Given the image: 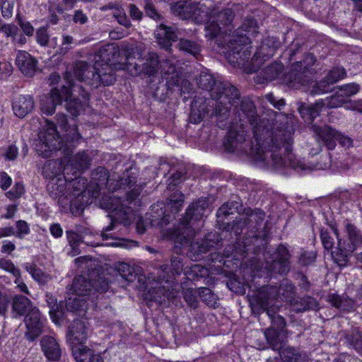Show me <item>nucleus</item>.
I'll list each match as a JSON object with an SVG mask.
<instances>
[{
	"instance_id": "f257e3e1",
	"label": "nucleus",
	"mask_w": 362,
	"mask_h": 362,
	"mask_svg": "<svg viewBox=\"0 0 362 362\" xmlns=\"http://www.w3.org/2000/svg\"><path fill=\"white\" fill-rule=\"evenodd\" d=\"M240 111L247 119L254 134L255 142L247 141V134L245 125L240 119V124L231 127L225 139L223 145L228 152L235 151L250 153L255 159L262 162L272 161L276 168H292L305 169V165L291 151L292 132L287 127L271 132L265 128L264 122L259 123L256 107L251 100H243L240 103Z\"/></svg>"
},
{
	"instance_id": "f03ea898",
	"label": "nucleus",
	"mask_w": 362,
	"mask_h": 362,
	"mask_svg": "<svg viewBox=\"0 0 362 362\" xmlns=\"http://www.w3.org/2000/svg\"><path fill=\"white\" fill-rule=\"evenodd\" d=\"M144 46L141 43L123 42L120 47L115 44H108L100 48L94 55V72H92V84L98 87V83L105 86L112 84L115 80L114 70H126L129 75L134 76L144 74L154 76L159 73L158 57L156 53H148L145 59L143 55Z\"/></svg>"
},
{
	"instance_id": "7ed1b4c3",
	"label": "nucleus",
	"mask_w": 362,
	"mask_h": 362,
	"mask_svg": "<svg viewBox=\"0 0 362 362\" xmlns=\"http://www.w3.org/2000/svg\"><path fill=\"white\" fill-rule=\"evenodd\" d=\"M172 9L182 19H192L197 23L206 24V37L212 39L218 35L233 19L231 9L218 11L214 8L209 11V6L196 2L179 1Z\"/></svg>"
},
{
	"instance_id": "20e7f679",
	"label": "nucleus",
	"mask_w": 362,
	"mask_h": 362,
	"mask_svg": "<svg viewBox=\"0 0 362 362\" xmlns=\"http://www.w3.org/2000/svg\"><path fill=\"white\" fill-rule=\"evenodd\" d=\"M244 214V217L233 221L232 226L228 223L225 230H231L235 235H240L243 228L250 230L252 235L246 237L243 241L245 252L252 251L254 254H258L265 249L267 244L269 230L264 223L265 213L260 209L246 208Z\"/></svg>"
},
{
	"instance_id": "39448f33",
	"label": "nucleus",
	"mask_w": 362,
	"mask_h": 362,
	"mask_svg": "<svg viewBox=\"0 0 362 362\" xmlns=\"http://www.w3.org/2000/svg\"><path fill=\"white\" fill-rule=\"evenodd\" d=\"M208 207L209 200L206 198L192 203L187 209L180 226L170 233V238L180 245L188 243L202 226V219Z\"/></svg>"
},
{
	"instance_id": "423d86ee",
	"label": "nucleus",
	"mask_w": 362,
	"mask_h": 362,
	"mask_svg": "<svg viewBox=\"0 0 362 362\" xmlns=\"http://www.w3.org/2000/svg\"><path fill=\"white\" fill-rule=\"evenodd\" d=\"M69 132L64 134L61 138L57 129L56 125L48 120L45 127L39 134V139L47 149L45 151H62L65 156H69L73 153V149L81 139V136L76 126H71Z\"/></svg>"
},
{
	"instance_id": "0eeeda50",
	"label": "nucleus",
	"mask_w": 362,
	"mask_h": 362,
	"mask_svg": "<svg viewBox=\"0 0 362 362\" xmlns=\"http://www.w3.org/2000/svg\"><path fill=\"white\" fill-rule=\"evenodd\" d=\"M140 194V191L137 189H133L126 194V200H122L121 197H110L107 206L112 211V214L108 216L110 218L111 223L107 227L104 228L101 232V237L103 240L109 238H113L111 230L115 228L117 223H121L124 226L129 225L134 217V211L124 203L127 202L131 204L135 201Z\"/></svg>"
},
{
	"instance_id": "6e6552de",
	"label": "nucleus",
	"mask_w": 362,
	"mask_h": 362,
	"mask_svg": "<svg viewBox=\"0 0 362 362\" xmlns=\"http://www.w3.org/2000/svg\"><path fill=\"white\" fill-rule=\"evenodd\" d=\"M329 226L337 238V247L332 252L333 257L339 266L344 267L346 265L349 257L357 245L362 243V233L354 224L346 220L344 227L347 240H344L339 237L336 223H330Z\"/></svg>"
},
{
	"instance_id": "1a4fd4ad",
	"label": "nucleus",
	"mask_w": 362,
	"mask_h": 362,
	"mask_svg": "<svg viewBox=\"0 0 362 362\" xmlns=\"http://www.w3.org/2000/svg\"><path fill=\"white\" fill-rule=\"evenodd\" d=\"M65 103V107L71 115L76 117L83 108L82 102L74 96L72 92H49L40 98V110L43 114L52 115L57 105Z\"/></svg>"
},
{
	"instance_id": "9d476101",
	"label": "nucleus",
	"mask_w": 362,
	"mask_h": 362,
	"mask_svg": "<svg viewBox=\"0 0 362 362\" xmlns=\"http://www.w3.org/2000/svg\"><path fill=\"white\" fill-rule=\"evenodd\" d=\"M296 286L288 279L281 281L279 286H262L254 299L257 300V306L261 308H267L270 304H280L276 298H279L281 301L289 304L296 298Z\"/></svg>"
},
{
	"instance_id": "9b49d317",
	"label": "nucleus",
	"mask_w": 362,
	"mask_h": 362,
	"mask_svg": "<svg viewBox=\"0 0 362 362\" xmlns=\"http://www.w3.org/2000/svg\"><path fill=\"white\" fill-rule=\"evenodd\" d=\"M86 186V179H74L71 182L72 192L69 190L57 198L61 211L65 213L70 212L74 216L81 214L84 209L83 194Z\"/></svg>"
},
{
	"instance_id": "f8f14e48",
	"label": "nucleus",
	"mask_w": 362,
	"mask_h": 362,
	"mask_svg": "<svg viewBox=\"0 0 362 362\" xmlns=\"http://www.w3.org/2000/svg\"><path fill=\"white\" fill-rule=\"evenodd\" d=\"M202 95L206 98H214V106L212 107V112L210 115L211 118L216 117L217 126L220 129H224L227 127V122L230 115L229 104L235 105L236 100H239L238 95L235 94L233 101L228 98V95L224 94L226 92H202Z\"/></svg>"
},
{
	"instance_id": "ddd939ff",
	"label": "nucleus",
	"mask_w": 362,
	"mask_h": 362,
	"mask_svg": "<svg viewBox=\"0 0 362 362\" xmlns=\"http://www.w3.org/2000/svg\"><path fill=\"white\" fill-rule=\"evenodd\" d=\"M163 268L160 274L158 276V281L160 286L155 288L154 293L152 296L153 300L159 303L165 302L166 300L175 299L181 289L180 284L176 281L175 277L170 276H165V269Z\"/></svg>"
},
{
	"instance_id": "4468645a",
	"label": "nucleus",
	"mask_w": 362,
	"mask_h": 362,
	"mask_svg": "<svg viewBox=\"0 0 362 362\" xmlns=\"http://www.w3.org/2000/svg\"><path fill=\"white\" fill-rule=\"evenodd\" d=\"M160 75L166 80L168 90H186L190 88V82L182 75L179 74L175 65L170 59L163 61L160 64Z\"/></svg>"
},
{
	"instance_id": "2eb2a0df",
	"label": "nucleus",
	"mask_w": 362,
	"mask_h": 362,
	"mask_svg": "<svg viewBox=\"0 0 362 362\" xmlns=\"http://www.w3.org/2000/svg\"><path fill=\"white\" fill-rule=\"evenodd\" d=\"M192 93H194V95L191 104L189 119L194 124H199L206 116L212 112L214 99L206 98L202 95V92H192Z\"/></svg>"
},
{
	"instance_id": "dca6fc26",
	"label": "nucleus",
	"mask_w": 362,
	"mask_h": 362,
	"mask_svg": "<svg viewBox=\"0 0 362 362\" xmlns=\"http://www.w3.org/2000/svg\"><path fill=\"white\" fill-rule=\"evenodd\" d=\"M191 240L188 243L182 245L189 244V255L195 261L201 259L204 254L217 246L219 242L218 235L211 233L206 235L205 238L199 242L192 243Z\"/></svg>"
},
{
	"instance_id": "f3484780",
	"label": "nucleus",
	"mask_w": 362,
	"mask_h": 362,
	"mask_svg": "<svg viewBox=\"0 0 362 362\" xmlns=\"http://www.w3.org/2000/svg\"><path fill=\"white\" fill-rule=\"evenodd\" d=\"M24 322L27 329L25 337L30 341H34L42 332L44 320L37 308H33L25 317Z\"/></svg>"
},
{
	"instance_id": "a211bd4d",
	"label": "nucleus",
	"mask_w": 362,
	"mask_h": 362,
	"mask_svg": "<svg viewBox=\"0 0 362 362\" xmlns=\"http://www.w3.org/2000/svg\"><path fill=\"white\" fill-rule=\"evenodd\" d=\"M90 162V158L86 152H78L64 168L66 179L81 177L78 174L89 168Z\"/></svg>"
},
{
	"instance_id": "6ab92c4d",
	"label": "nucleus",
	"mask_w": 362,
	"mask_h": 362,
	"mask_svg": "<svg viewBox=\"0 0 362 362\" xmlns=\"http://www.w3.org/2000/svg\"><path fill=\"white\" fill-rule=\"evenodd\" d=\"M257 300L252 299L250 300V305L252 311L257 313H259L260 312H266L267 315L269 317L272 322V326L270 327H274L276 330H281L283 332H286V322L284 317L281 315H276L277 312L281 308L280 304H270L267 305V308H261L260 306H257Z\"/></svg>"
},
{
	"instance_id": "aec40b11",
	"label": "nucleus",
	"mask_w": 362,
	"mask_h": 362,
	"mask_svg": "<svg viewBox=\"0 0 362 362\" xmlns=\"http://www.w3.org/2000/svg\"><path fill=\"white\" fill-rule=\"evenodd\" d=\"M182 262L179 257H173L171 259L170 270L173 277L175 275H180L182 271L186 278L191 281H197L199 278L203 277L206 273V270L199 264H194L189 269H183Z\"/></svg>"
},
{
	"instance_id": "412c9836",
	"label": "nucleus",
	"mask_w": 362,
	"mask_h": 362,
	"mask_svg": "<svg viewBox=\"0 0 362 362\" xmlns=\"http://www.w3.org/2000/svg\"><path fill=\"white\" fill-rule=\"evenodd\" d=\"M88 234V229L83 227L77 228V232L73 230H66V235L68 243L71 248L70 253L72 256H76L80 253L79 245L83 243L86 245L91 247H97L99 245L98 243L95 241L88 242L83 240V235Z\"/></svg>"
},
{
	"instance_id": "4be33fe9",
	"label": "nucleus",
	"mask_w": 362,
	"mask_h": 362,
	"mask_svg": "<svg viewBox=\"0 0 362 362\" xmlns=\"http://www.w3.org/2000/svg\"><path fill=\"white\" fill-rule=\"evenodd\" d=\"M112 180L109 178V173L104 167H98L91 173V182L95 185L94 193L107 189L109 192L115 191V187H112Z\"/></svg>"
},
{
	"instance_id": "5701e85b",
	"label": "nucleus",
	"mask_w": 362,
	"mask_h": 362,
	"mask_svg": "<svg viewBox=\"0 0 362 362\" xmlns=\"http://www.w3.org/2000/svg\"><path fill=\"white\" fill-rule=\"evenodd\" d=\"M311 129L327 149L335 148L338 131L329 125L317 126L315 124H312Z\"/></svg>"
},
{
	"instance_id": "b1692460",
	"label": "nucleus",
	"mask_w": 362,
	"mask_h": 362,
	"mask_svg": "<svg viewBox=\"0 0 362 362\" xmlns=\"http://www.w3.org/2000/svg\"><path fill=\"white\" fill-rule=\"evenodd\" d=\"M180 33L177 29L168 27L163 24H160L155 31V37L158 44L163 48L168 49L171 47L172 42H175Z\"/></svg>"
},
{
	"instance_id": "393cba45",
	"label": "nucleus",
	"mask_w": 362,
	"mask_h": 362,
	"mask_svg": "<svg viewBox=\"0 0 362 362\" xmlns=\"http://www.w3.org/2000/svg\"><path fill=\"white\" fill-rule=\"evenodd\" d=\"M74 179H66L64 171L63 172V177H59L56 179L49 180L47 185V189L49 195L54 199L62 194L66 193L71 188V182Z\"/></svg>"
},
{
	"instance_id": "a878e982",
	"label": "nucleus",
	"mask_w": 362,
	"mask_h": 362,
	"mask_svg": "<svg viewBox=\"0 0 362 362\" xmlns=\"http://www.w3.org/2000/svg\"><path fill=\"white\" fill-rule=\"evenodd\" d=\"M16 64L20 71L27 76H33L37 70V61L25 51L17 52Z\"/></svg>"
},
{
	"instance_id": "bb28decb",
	"label": "nucleus",
	"mask_w": 362,
	"mask_h": 362,
	"mask_svg": "<svg viewBox=\"0 0 362 362\" xmlns=\"http://www.w3.org/2000/svg\"><path fill=\"white\" fill-rule=\"evenodd\" d=\"M67 341L73 346L83 344L87 339L86 327L83 322L74 320L69 327Z\"/></svg>"
},
{
	"instance_id": "cd10ccee",
	"label": "nucleus",
	"mask_w": 362,
	"mask_h": 362,
	"mask_svg": "<svg viewBox=\"0 0 362 362\" xmlns=\"http://www.w3.org/2000/svg\"><path fill=\"white\" fill-rule=\"evenodd\" d=\"M42 350L49 361H57L62 356V349L57 340L51 336H43L40 340Z\"/></svg>"
},
{
	"instance_id": "c85d7f7f",
	"label": "nucleus",
	"mask_w": 362,
	"mask_h": 362,
	"mask_svg": "<svg viewBox=\"0 0 362 362\" xmlns=\"http://www.w3.org/2000/svg\"><path fill=\"white\" fill-rule=\"evenodd\" d=\"M33 98L29 95H19L13 98L12 108L15 115L24 118L34 107Z\"/></svg>"
},
{
	"instance_id": "c756f323",
	"label": "nucleus",
	"mask_w": 362,
	"mask_h": 362,
	"mask_svg": "<svg viewBox=\"0 0 362 362\" xmlns=\"http://www.w3.org/2000/svg\"><path fill=\"white\" fill-rule=\"evenodd\" d=\"M197 84L199 88L203 90H235L233 86L231 88L225 85L221 81L215 80L214 76L207 72L203 71L200 74L197 79Z\"/></svg>"
},
{
	"instance_id": "7c9ffc66",
	"label": "nucleus",
	"mask_w": 362,
	"mask_h": 362,
	"mask_svg": "<svg viewBox=\"0 0 362 362\" xmlns=\"http://www.w3.org/2000/svg\"><path fill=\"white\" fill-rule=\"evenodd\" d=\"M264 336L269 346L276 351L284 348L287 338V332L276 330L274 327H269L264 331Z\"/></svg>"
},
{
	"instance_id": "2f4dec72",
	"label": "nucleus",
	"mask_w": 362,
	"mask_h": 362,
	"mask_svg": "<svg viewBox=\"0 0 362 362\" xmlns=\"http://www.w3.org/2000/svg\"><path fill=\"white\" fill-rule=\"evenodd\" d=\"M35 308L31 300L24 296L18 295L13 298L11 311L14 318L26 315Z\"/></svg>"
},
{
	"instance_id": "473e14b6",
	"label": "nucleus",
	"mask_w": 362,
	"mask_h": 362,
	"mask_svg": "<svg viewBox=\"0 0 362 362\" xmlns=\"http://www.w3.org/2000/svg\"><path fill=\"white\" fill-rule=\"evenodd\" d=\"M70 290L76 296H84L90 298L92 296L93 289L90 281L83 276H78L74 279Z\"/></svg>"
},
{
	"instance_id": "72a5a7b5",
	"label": "nucleus",
	"mask_w": 362,
	"mask_h": 362,
	"mask_svg": "<svg viewBox=\"0 0 362 362\" xmlns=\"http://www.w3.org/2000/svg\"><path fill=\"white\" fill-rule=\"evenodd\" d=\"M290 305L296 313H303L317 309L319 304L315 298L305 296L302 298H295Z\"/></svg>"
},
{
	"instance_id": "f704fd0d",
	"label": "nucleus",
	"mask_w": 362,
	"mask_h": 362,
	"mask_svg": "<svg viewBox=\"0 0 362 362\" xmlns=\"http://www.w3.org/2000/svg\"><path fill=\"white\" fill-rule=\"evenodd\" d=\"M90 306L94 307L91 303V298L84 296H76L74 298H69L66 302L67 310L71 312L86 311Z\"/></svg>"
},
{
	"instance_id": "c9c22d12",
	"label": "nucleus",
	"mask_w": 362,
	"mask_h": 362,
	"mask_svg": "<svg viewBox=\"0 0 362 362\" xmlns=\"http://www.w3.org/2000/svg\"><path fill=\"white\" fill-rule=\"evenodd\" d=\"M100 10L103 11L112 10L113 16L120 25L125 28H129L131 26V22L119 4L117 2H110L107 5L103 6Z\"/></svg>"
},
{
	"instance_id": "e433bc0d",
	"label": "nucleus",
	"mask_w": 362,
	"mask_h": 362,
	"mask_svg": "<svg viewBox=\"0 0 362 362\" xmlns=\"http://www.w3.org/2000/svg\"><path fill=\"white\" fill-rule=\"evenodd\" d=\"M344 338L348 346L357 351L362 350V332L358 327H354L345 332Z\"/></svg>"
},
{
	"instance_id": "4c0bfd02",
	"label": "nucleus",
	"mask_w": 362,
	"mask_h": 362,
	"mask_svg": "<svg viewBox=\"0 0 362 362\" xmlns=\"http://www.w3.org/2000/svg\"><path fill=\"white\" fill-rule=\"evenodd\" d=\"M357 92H350V94H339V92H336L335 94L332 95L330 98H327L326 100L322 102L321 107L326 106L329 108H336L344 105L346 108V103L350 102V97L356 93Z\"/></svg>"
},
{
	"instance_id": "58836bf2",
	"label": "nucleus",
	"mask_w": 362,
	"mask_h": 362,
	"mask_svg": "<svg viewBox=\"0 0 362 362\" xmlns=\"http://www.w3.org/2000/svg\"><path fill=\"white\" fill-rule=\"evenodd\" d=\"M136 182V173L132 172V168L126 169L122 177H118L117 180H112V187H115V190L133 186Z\"/></svg>"
},
{
	"instance_id": "ea45409f",
	"label": "nucleus",
	"mask_w": 362,
	"mask_h": 362,
	"mask_svg": "<svg viewBox=\"0 0 362 362\" xmlns=\"http://www.w3.org/2000/svg\"><path fill=\"white\" fill-rule=\"evenodd\" d=\"M92 284V296L91 303L93 305H96V300L99 298L98 293H103L107 291L109 288L108 281L102 276H98L97 279L90 281Z\"/></svg>"
},
{
	"instance_id": "a19ab883",
	"label": "nucleus",
	"mask_w": 362,
	"mask_h": 362,
	"mask_svg": "<svg viewBox=\"0 0 362 362\" xmlns=\"http://www.w3.org/2000/svg\"><path fill=\"white\" fill-rule=\"evenodd\" d=\"M72 354L77 362H88L95 355L93 350L83 346V344L74 346Z\"/></svg>"
},
{
	"instance_id": "79ce46f5",
	"label": "nucleus",
	"mask_w": 362,
	"mask_h": 362,
	"mask_svg": "<svg viewBox=\"0 0 362 362\" xmlns=\"http://www.w3.org/2000/svg\"><path fill=\"white\" fill-rule=\"evenodd\" d=\"M25 269L40 284H45L51 279V276L48 274L44 272L33 263H26Z\"/></svg>"
},
{
	"instance_id": "37998d69",
	"label": "nucleus",
	"mask_w": 362,
	"mask_h": 362,
	"mask_svg": "<svg viewBox=\"0 0 362 362\" xmlns=\"http://www.w3.org/2000/svg\"><path fill=\"white\" fill-rule=\"evenodd\" d=\"M280 356L283 362H305V354L291 347L283 350Z\"/></svg>"
},
{
	"instance_id": "c03bdc74",
	"label": "nucleus",
	"mask_w": 362,
	"mask_h": 362,
	"mask_svg": "<svg viewBox=\"0 0 362 362\" xmlns=\"http://www.w3.org/2000/svg\"><path fill=\"white\" fill-rule=\"evenodd\" d=\"M198 294L202 300L209 307L214 308L218 307V296L209 288H199L198 289Z\"/></svg>"
},
{
	"instance_id": "a18cd8bd",
	"label": "nucleus",
	"mask_w": 362,
	"mask_h": 362,
	"mask_svg": "<svg viewBox=\"0 0 362 362\" xmlns=\"http://www.w3.org/2000/svg\"><path fill=\"white\" fill-rule=\"evenodd\" d=\"M241 206L242 205L239 201H228L218 209L216 216L218 218H221V216L226 217L235 212H239Z\"/></svg>"
},
{
	"instance_id": "49530a36",
	"label": "nucleus",
	"mask_w": 362,
	"mask_h": 362,
	"mask_svg": "<svg viewBox=\"0 0 362 362\" xmlns=\"http://www.w3.org/2000/svg\"><path fill=\"white\" fill-rule=\"evenodd\" d=\"M267 269L274 274H286L290 270V262L276 259L267 264Z\"/></svg>"
},
{
	"instance_id": "de8ad7c7",
	"label": "nucleus",
	"mask_w": 362,
	"mask_h": 362,
	"mask_svg": "<svg viewBox=\"0 0 362 362\" xmlns=\"http://www.w3.org/2000/svg\"><path fill=\"white\" fill-rule=\"evenodd\" d=\"M180 50L184 51L194 57L197 56L201 52V45L197 42L180 38L178 44Z\"/></svg>"
},
{
	"instance_id": "09e8293b",
	"label": "nucleus",
	"mask_w": 362,
	"mask_h": 362,
	"mask_svg": "<svg viewBox=\"0 0 362 362\" xmlns=\"http://www.w3.org/2000/svg\"><path fill=\"white\" fill-rule=\"evenodd\" d=\"M237 32L235 37L238 38H233L230 40L229 44L227 45V48L233 54H239L240 49L239 47L241 45H245L250 43V40L246 35H242ZM235 37V36H233Z\"/></svg>"
},
{
	"instance_id": "8fccbe9b",
	"label": "nucleus",
	"mask_w": 362,
	"mask_h": 362,
	"mask_svg": "<svg viewBox=\"0 0 362 362\" xmlns=\"http://www.w3.org/2000/svg\"><path fill=\"white\" fill-rule=\"evenodd\" d=\"M61 172L59 163L57 160H49L42 168V175L47 179H56Z\"/></svg>"
},
{
	"instance_id": "3c124183",
	"label": "nucleus",
	"mask_w": 362,
	"mask_h": 362,
	"mask_svg": "<svg viewBox=\"0 0 362 362\" xmlns=\"http://www.w3.org/2000/svg\"><path fill=\"white\" fill-rule=\"evenodd\" d=\"M46 302L49 308V314L53 320L56 318H60L62 317V305L57 303V299L54 297L47 294Z\"/></svg>"
},
{
	"instance_id": "603ef678",
	"label": "nucleus",
	"mask_w": 362,
	"mask_h": 362,
	"mask_svg": "<svg viewBox=\"0 0 362 362\" xmlns=\"http://www.w3.org/2000/svg\"><path fill=\"white\" fill-rule=\"evenodd\" d=\"M117 272L118 275L128 283L133 282L136 278L134 269L127 263L122 262L119 264Z\"/></svg>"
},
{
	"instance_id": "864d4df0",
	"label": "nucleus",
	"mask_w": 362,
	"mask_h": 362,
	"mask_svg": "<svg viewBox=\"0 0 362 362\" xmlns=\"http://www.w3.org/2000/svg\"><path fill=\"white\" fill-rule=\"evenodd\" d=\"M346 71L342 67H334L325 78V80L322 83L332 84L339 80H341L346 76Z\"/></svg>"
},
{
	"instance_id": "5fc2aeb1",
	"label": "nucleus",
	"mask_w": 362,
	"mask_h": 362,
	"mask_svg": "<svg viewBox=\"0 0 362 362\" xmlns=\"http://www.w3.org/2000/svg\"><path fill=\"white\" fill-rule=\"evenodd\" d=\"M88 64L83 61L77 62L74 68V76L78 81H84L85 78H88V75L91 72Z\"/></svg>"
},
{
	"instance_id": "6e6d98bb",
	"label": "nucleus",
	"mask_w": 362,
	"mask_h": 362,
	"mask_svg": "<svg viewBox=\"0 0 362 362\" xmlns=\"http://www.w3.org/2000/svg\"><path fill=\"white\" fill-rule=\"evenodd\" d=\"M186 171L184 167L182 166L178 168H172V174L169 179V188L171 189V186H177L184 181L186 179Z\"/></svg>"
},
{
	"instance_id": "4d7b16f0",
	"label": "nucleus",
	"mask_w": 362,
	"mask_h": 362,
	"mask_svg": "<svg viewBox=\"0 0 362 362\" xmlns=\"http://www.w3.org/2000/svg\"><path fill=\"white\" fill-rule=\"evenodd\" d=\"M185 301L189 307L192 309H197L199 305V300L197 296V291L193 288H187L182 292Z\"/></svg>"
},
{
	"instance_id": "13d9d810",
	"label": "nucleus",
	"mask_w": 362,
	"mask_h": 362,
	"mask_svg": "<svg viewBox=\"0 0 362 362\" xmlns=\"http://www.w3.org/2000/svg\"><path fill=\"white\" fill-rule=\"evenodd\" d=\"M37 42L41 46H46L48 43L53 44V46L57 44V38L54 37L49 40L47 30L45 28H40L37 30L36 33Z\"/></svg>"
},
{
	"instance_id": "bf43d9fd",
	"label": "nucleus",
	"mask_w": 362,
	"mask_h": 362,
	"mask_svg": "<svg viewBox=\"0 0 362 362\" xmlns=\"http://www.w3.org/2000/svg\"><path fill=\"white\" fill-rule=\"evenodd\" d=\"M169 201L171 207L175 209L176 211H179L184 203V195L176 191L170 196Z\"/></svg>"
},
{
	"instance_id": "052dcab7",
	"label": "nucleus",
	"mask_w": 362,
	"mask_h": 362,
	"mask_svg": "<svg viewBox=\"0 0 362 362\" xmlns=\"http://www.w3.org/2000/svg\"><path fill=\"white\" fill-rule=\"evenodd\" d=\"M320 236V239H321L322 243L325 249L327 250H329L332 249V247L334 246V241L333 238L330 235L329 233L327 231V230L325 228H321Z\"/></svg>"
},
{
	"instance_id": "680f3d73",
	"label": "nucleus",
	"mask_w": 362,
	"mask_h": 362,
	"mask_svg": "<svg viewBox=\"0 0 362 362\" xmlns=\"http://www.w3.org/2000/svg\"><path fill=\"white\" fill-rule=\"evenodd\" d=\"M0 268L11 273L16 277L21 275L20 270L9 259H0Z\"/></svg>"
},
{
	"instance_id": "e2e57ef3",
	"label": "nucleus",
	"mask_w": 362,
	"mask_h": 362,
	"mask_svg": "<svg viewBox=\"0 0 362 362\" xmlns=\"http://www.w3.org/2000/svg\"><path fill=\"white\" fill-rule=\"evenodd\" d=\"M57 121L58 125L61 127L62 129H64L65 131V134L67 132H69V130L71 129V126H76L78 129V127L74 121H73V123H70L68 122L67 117L64 114H59L57 115ZM74 120V119H72Z\"/></svg>"
},
{
	"instance_id": "0e129e2a",
	"label": "nucleus",
	"mask_w": 362,
	"mask_h": 362,
	"mask_svg": "<svg viewBox=\"0 0 362 362\" xmlns=\"http://www.w3.org/2000/svg\"><path fill=\"white\" fill-rule=\"evenodd\" d=\"M17 232L15 235L19 238H23L25 235L30 233V228L27 222L23 220L16 222Z\"/></svg>"
},
{
	"instance_id": "69168bd1",
	"label": "nucleus",
	"mask_w": 362,
	"mask_h": 362,
	"mask_svg": "<svg viewBox=\"0 0 362 362\" xmlns=\"http://www.w3.org/2000/svg\"><path fill=\"white\" fill-rule=\"evenodd\" d=\"M227 285L230 290L236 293L244 294L245 293V285L236 279H231Z\"/></svg>"
},
{
	"instance_id": "338daca9",
	"label": "nucleus",
	"mask_w": 362,
	"mask_h": 362,
	"mask_svg": "<svg viewBox=\"0 0 362 362\" xmlns=\"http://www.w3.org/2000/svg\"><path fill=\"white\" fill-rule=\"evenodd\" d=\"M276 259L283 260L284 262H289L291 255L286 247L280 245L276 250Z\"/></svg>"
},
{
	"instance_id": "774afa93",
	"label": "nucleus",
	"mask_w": 362,
	"mask_h": 362,
	"mask_svg": "<svg viewBox=\"0 0 362 362\" xmlns=\"http://www.w3.org/2000/svg\"><path fill=\"white\" fill-rule=\"evenodd\" d=\"M10 302V298L6 293L0 296V316L6 317Z\"/></svg>"
}]
</instances>
